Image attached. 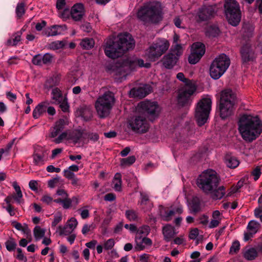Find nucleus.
Here are the masks:
<instances>
[{
	"label": "nucleus",
	"mask_w": 262,
	"mask_h": 262,
	"mask_svg": "<svg viewBox=\"0 0 262 262\" xmlns=\"http://www.w3.org/2000/svg\"><path fill=\"white\" fill-rule=\"evenodd\" d=\"M61 26L55 25L50 27L48 31L46 32V35L47 36H55L59 34L60 32H59L60 28H61Z\"/></svg>",
	"instance_id": "f704fd0d"
},
{
	"label": "nucleus",
	"mask_w": 262,
	"mask_h": 262,
	"mask_svg": "<svg viewBox=\"0 0 262 262\" xmlns=\"http://www.w3.org/2000/svg\"><path fill=\"white\" fill-rule=\"evenodd\" d=\"M72 200L68 198H64L62 201V206L64 209H68L70 208L71 205Z\"/></svg>",
	"instance_id": "e2e57ef3"
},
{
	"label": "nucleus",
	"mask_w": 262,
	"mask_h": 262,
	"mask_svg": "<svg viewBox=\"0 0 262 262\" xmlns=\"http://www.w3.org/2000/svg\"><path fill=\"white\" fill-rule=\"evenodd\" d=\"M260 228V226L259 223L255 221H250L247 227L248 229H258Z\"/></svg>",
	"instance_id": "6e6d98bb"
},
{
	"label": "nucleus",
	"mask_w": 262,
	"mask_h": 262,
	"mask_svg": "<svg viewBox=\"0 0 262 262\" xmlns=\"http://www.w3.org/2000/svg\"><path fill=\"white\" fill-rule=\"evenodd\" d=\"M237 125L242 138L247 142H252L262 132V123L257 116L243 115L239 118Z\"/></svg>",
	"instance_id": "f03ea898"
},
{
	"label": "nucleus",
	"mask_w": 262,
	"mask_h": 262,
	"mask_svg": "<svg viewBox=\"0 0 262 262\" xmlns=\"http://www.w3.org/2000/svg\"><path fill=\"white\" fill-rule=\"evenodd\" d=\"M64 46L63 41H56L50 44V48L53 50H57L62 48Z\"/></svg>",
	"instance_id": "a18cd8bd"
},
{
	"label": "nucleus",
	"mask_w": 262,
	"mask_h": 262,
	"mask_svg": "<svg viewBox=\"0 0 262 262\" xmlns=\"http://www.w3.org/2000/svg\"><path fill=\"white\" fill-rule=\"evenodd\" d=\"M137 17L144 25L158 23L163 18L161 3L156 1L144 3L138 9Z\"/></svg>",
	"instance_id": "7ed1b4c3"
},
{
	"label": "nucleus",
	"mask_w": 262,
	"mask_h": 262,
	"mask_svg": "<svg viewBox=\"0 0 262 262\" xmlns=\"http://www.w3.org/2000/svg\"><path fill=\"white\" fill-rule=\"evenodd\" d=\"M177 78L180 81H183L184 83V85H195L191 80H189L185 77V76L183 73H179L177 75Z\"/></svg>",
	"instance_id": "58836bf2"
},
{
	"label": "nucleus",
	"mask_w": 262,
	"mask_h": 262,
	"mask_svg": "<svg viewBox=\"0 0 262 262\" xmlns=\"http://www.w3.org/2000/svg\"><path fill=\"white\" fill-rule=\"evenodd\" d=\"M5 244L7 250L9 251H12L16 248V244L14 242L7 241Z\"/></svg>",
	"instance_id": "5fc2aeb1"
},
{
	"label": "nucleus",
	"mask_w": 262,
	"mask_h": 262,
	"mask_svg": "<svg viewBox=\"0 0 262 262\" xmlns=\"http://www.w3.org/2000/svg\"><path fill=\"white\" fill-rule=\"evenodd\" d=\"M210 98H205L200 100L195 108V119L200 126L204 125L207 121L211 107Z\"/></svg>",
	"instance_id": "1a4fd4ad"
},
{
	"label": "nucleus",
	"mask_w": 262,
	"mask_h": 262,
	"mask_svg": "<svg viewBox=\"0 0 262 262\" xmlns=\"http://www.w3.org/2000/svg\"><path fill=\"white\" fill-rule=\"evenodd\" d=\"M225 13L229 24L237 26L241 21L239 5L235 0H226L224 4Z\"/></svg>",
	"instance_id": "9d476101"
},
{
	"label": "nucleus",
	"mask_w": 262,
	"mask_h": 262,
	"mask_svg": "<svg viewBox=\"0 0 262 262\" xmlns=\"http://www.w3.org/2000/svg\"><path fill=\"white\" fill-rule=\"evenodd\" d=\"M25 4L23 3L18 4L16 8V13L17 17L20 18L25 14Z\"/></svg>",
	"instance_id": "a19ab883"
},
{
	"label": "nucleus",
	"mask_w": 262,
	"mask_h": 262,
	"mask_svg": "<svg viewBox=\"0 0 262 262\" xmlns=\"http://www.w3.org/2000/svg\"><path fill=\"white\" fill-rule=\"evenodd\" d=\"M179 58L172 53H169L164 55L161 61L163 66L168 69H172L177 63Z\"/></svg>",
	"instance_id": "aec40b11"
},
{
	"label": "nucleus",
	"mask_w": 262,
	"mask_h": 262,
	"mask_svg": "<svg viewBox=\"0 0 262 262\" xmlns=\"http://www.w3.org/2000/svg\"><path fill=\"white\" fill-rule=\"evenodd\" d=\"M13 186L16 192V197L19 198V199L20 200L23 196L22 192L20 187L19 186V185H17V183L15 182L13 183Z\"/></svg>",
	"instance_id": "052dcab7"
},
{
	"label": "nucleus",
	"mask_w": 262,
	"mask_h": 262,
	"mask_svg": "<svg viewBox=\"0 0 262 262\" xmlns=\"http://www.w3.org/2000/svg\"><path fill=\"white\" fill-rule=\"evenodd\" d=\"M183 52V49L181 44L177 43L172 46L170 53H172L175 54L179 58V57L182 55Z\"/></svg>",
	"instance_id": "72a5a7b5"
},
{
	"label": "nucleus",
	"mask_w": 262,
	"mask_h": 262,
	"mask_svg": "<svg viewBox=\"0 0 262 262\" xmlns=\"http://www.w3.org/2000/svg\"><path fill=\"white\" fill-rule=\"evenodd\" d=\"M151 91V88L148 85H144L138 88H133L130 91V95L134 97L143 98Z\"/></svg>",
	"instance_id": "412c9836"
},
{
	"label": "nucleus",
	"mask_w": 262,
	"mask_h": 262,
	"mask_svg": "<svg viewBox=\"0 0 262 262\" xmlns=\"http://www.w3.org/2000/svg\"><path fill=\"white\" fill-rule=\"evenodd\" d=\"M258 256V253L254 248H250L247 250L244 253V258L248 260L255 259Z\"/></svg>",
	"instance_id": "cd10ccee"
},
{
	"label": "nucleus",
	"mask_w": 262,
	"mask_h": 262,
	"mask_svg": "<svg viewBox=\"0 0 262 262\" xmlns=\"http://www.w3.org/2000/svg\"><path fill=\"white\" fill-rule=\"evenodd\" d=\"M66 124V121L63 119H60L56 121L53 130L51 132L50 137L54 138L56 137L64 129Z\"/></svg>",
	"instance_id": "393cba45"
},
{
	"label": "nucleus",
	"mask_w": 262,
	"mask_h": 262,
	"mask_svg": "<svg viewBox=\"0 0 262 262\" xmlns=\"http://www.w3.org/2000/svg\"><path fill=\"white\" fill-rule=\"evenodd\" d=\"M76 115L82 118L84 121H89L93 118V111L90 106H82L77 110Z\"/></svg>",
	"instance_id": "4be33fe9"
},
{
	"label": "nucleus",
	"mask_w": 262,
	"mask_h": 262,
	"mask_svg": "<svg viewBox=\"0 0 262 262\" xmlns=\"http://www.w3.org/2000/svg\"><path fill=\"white\" fill-rule=\"evenodd\" d=\"M88 207V206H84L77 210V211L80 213L82 219H86L88 218L90 215V212L89 210L87 208Z\"/></svg>",
	"instance_id": "37998d69"
},
{
	"label": "nucleus",
	"mask_w": 262,
	"mask_h": 262,
	"mask_svg": "<svg viewBox=\"0 0 262 262\" xmlns=\"http://www.w3.org/2000/svg\"><path fill=\"white\" fill-rule=\"evenodd\" d=\"M128 123L132 129L138 133H146L149 128L148 123L145 116L143 114L133 117Z\"/></svg>",
	"instance_id": "ddd939ff"
},
{
	"label": "nucleus",
	"mask_w": 262,
	"mask_h": 262,
	"mask_svg": "<svg viewBox=\"0 0 262 262\" xmlns=\"http://www.w3.org/2000/svg\"><path fill=\"white\" fill-rule=\"evenodd\" d=\"M12 225L13 226V227L15 228L16 229H28V226L27 224H25L24 225H21V224L16 222L14 221L12 222Z\"/></svg>",
	"instance_id": "13d9d810"
},
{
	"label": "nucleus",
	"mask_w": 262,
	"mask_h": 262,
	"mask_svg": "<svg viewBox=\"0 0 262 262\" xmlns=\"http://www.w3.org/2000/svg\"><path fill=\"white\" fill-rule=\"evenodd\" d=\"M230 64V59L226 54H221L212 61L210 67V75L214 79H218L226 72Z\"/></svg>",
	"instance_id": "0eeeda50"
},
{
	"label": "nucleus",
	"mask_w": 262,
	"mask_h": 262,
	"mask_svg": "<svg viewBox=\"0 0 262 262\" xmlns=\"http://www.w3.org/2000/svg\"><path fill=\"white\" fill-rule=\"evenodd\" d=\"M114 245V240L113 238L108 239L104 243V248L106 250H111L113 248Z\"/></svg>",
	"instance_id": "8fccbe9b"
},
{
	"label": "nucleus",
	"mask_w": 262,
	"mask_h": 262,
	"mask_svg": "<svg viewBox=\"0 0 262 262\" xmlns=\"http://www.w3.org/2000/svg\"><path fill=\"white\" fill-rule=\"evenodd\" d=\"M209 194H211V198L214 200L222 199L225 194V189L223 186H220L218 188H215L213 191H210Z\"/></svg>",
	"instance_id": "a878e982"
},
{
	"label": "nucleus",
	"mask_w": 262,
	"mask_h": 262,
	"mask_svg": "<svg viewBox=\"0 0 262 262\" xmlns=\"http://www.w3.org/2000/svg\"><path fill=\"white\" fill-rule=\"evenodd\" d=\"M42 59H43V56H41L40 54H38V55H35L33 57V58L32 60V62L35 65L41 66L43 64V61H42Z\"/></svg>",
	"instance_id": "49530a36"
},
{
	"label": "nucleus",
	"mask_w": 262,
	"mask_h": 262,
	"mask_svg": "<svg viewBox=\"0 0 262 262\" xmlns=\"http://www.w3.org/2000/svg\"><path fill=\"white\" fill-rule=\"evenodd\" d=\"M258 230H248L244 232V240L245 242L248 241L252 238L253 235L257 232Z\"/></svg>",
	"instance_id": "09e8293b"
},
{
	"label": "nucleus",
	"mask_w": 262,
	"mask_h": 262,
	"mask_svg": "<svg viewBox=\"0 0 262 262\" xmlns=\"http://www.w3.org/2000/svg\"><path fill=\"white\" fill-rule=\"evenodd\" d=\"M17 252L18 254L16 256V258L20 260L24 261L25 262L27 261V257L25 256L23 253L22 249L18 248L17 249Z\"/></svg>",
	"instance_id": "680f3d73"
},
{
	"label": "nucleus",
	"mask_w": 262,
	"mask_h": 262,
	"mask_svg": "<svg viewBox=\"0 0 262 262\" xmlns=\"http://www.w3.org/2000/svg\"><path fill=\"white\" fill-rule=\"evenodd\" d=\"M126 217L130 221H135L138 218V213L134 210H128L125 212Z\"/></svg>",
	"instance_id": "ea45409f"
},
{
	"label": "nucleus",
	"mask_w": 262,
	"mask_h": 262,
	"mask_svg": "<svg viewBox=\"0 0 262 262\" xmlns=\"http://www.w3.org/2000/svg\"><path fill=\"white\" fill-rule=\"evenodd\" d=\"M225 160L227 166L231 168H236L239 163L236 158L230 156H227Z\"/></svg>",
	"instance_id": "c756f323"
},
{
	"label": "nucleus",
	"mask_w": 262,
	"mask_h": 262,
	"mask_svg": "<svg viewBox=\"0 0 262 262\" xmlns=\"http://www.w3.org/2000/svg\"><path fill=\"white\" fill-rule=\"evenodd\" d=\"M94 40L93 39L85 38L81 41L80 45L83 49L89 50L94 47Z\"/></svg>",
	"instance_id": "2f4dec72"
},
{
	"label": "nucleus",
	"mask_w": 262,
	"mask_h": 262,
	"mask_svg": "<svg viewBox=\"0 0 262 262\" xmlns=\"http://www.w3.org/2000/svg\"><path fill=\"white\" fill-rule=\"evenodd\" d=\"M53 59V56L49 53H46L43 55V64H50L52 63Z\"/></svg>",
	"instance_id": "de8ad7c7"
},
{
	"label": "nucleus",
	"mask_w": 262,
	"mask_h": 262,
	"mask_svg": "<svg viewBox=\"0 0 262 262\" xmlns=\"http://www.w3.org/2000/svg\"><path fill=\"white\" fill-rule=\"evenodd\" d=\"M115 102V96L112 92L107 91L99 96L95 104L99 117L103 118L108 116Z\"/></svg>",
	"instance_id": "423d86ee"
},
{
	"label": "nucleus",
	"mask_w": 262,
	"mask_h": 262,
	"mask_svg": "<svg viewBox=\"0 0 262 262\" xmlns=\"http://www.w3.org/2000/svg\"><path fill=\"white\" fill-rule=\"evenodd\" d=\"M220 33L219 27L216 26H209L206 31V35L209 37H215L217 36Z\"/></svg>",
	"instance_id": "c85d7f7f"
},
{
	"label": "nucleus",
	"mask_w": 262,
	"mask_h": 262,
	"mask_svg": "<svg viewBox=\"0 0 262 262\" xmlns=\"http://www.w3.org/2000/svg\"><path fill=\"white\" fill-rule=\"evenodd\" d=\"M53 95L52 98L55 100H57L61 96V92L57 88H54L52 91Z\"/></svg>",
	"instance_id": "4d7b16f0"
},
{
	"label": "nucleus",
	"mask_w": 262,
	"mask_h": 262,
	"mask_svg": "<svg viewBox=\"0 0 262 262\" xmlns=\"http://www.w3.org/2000/svg\"><path fill=\"white\" fill-rule=\"evenodd\" d=\"M169 45V42L167 39H159L146 49L145 55L150 61H155L167 51Z\"/></svg>",
	"instance_id": "6e6552de"
},
{
	"label": "nucleus",
	"mask_w": 262,
	"mask_h": 262,
	"mask_svg": "<svg viewBox=\"0 0 262 262\" xmlns=\"http://www.w3.org/2000/svg\"><path fill=\"white\" fill-rule=\"evenodd\" d=\"M240 244L238 241H235L233 243L230 249V253H236L239 250Z\"/></svg>",
	"instance_id": "3c124183"
},
{
	"label": "nucleus",
	"mask_w": 262,
	"mask_h": 262,
	"mask_svg": "<svg viewBox=\"0 0 262 262\" xmlns=\"http://www.w3.org/2000/svg\"><path fill=\"white\" fill-rule=\"evenodd\" d=\"M191 53L188 57L189 63L194 64L198 62L205 53V46L204 44L196 42L191 46Z\"/></svg>",
	"instance_id": "4468645a"
},
{
	"label": "nucleus",
	"mask_w": 262,
	"mask_h": 262,
	"mask_svg": "<svg viewBox=\"0 0 262 262\" xmlns=\"http://www.w3.org/2000/svg\"><path fill=\"white\" fill-rule=\"evenodd\" d=\"M139 105L142 111L150 117V120L158 116L160 109L157 102L145 101L141 102Z\"/></svg>",
	"instance_id": "2eb2a0df"
},
{
	"label": "nucleus",
	"mask_w": 262,
	"mask_h": 262,
	"mask_svg": "<svg viewBox=\"0 0 262 262\" xmlns=\"http://www.w3.org/2000/svg\"><path fill=\"white\" fill-rule=\"evenodd\" d=\"M78 222L76 219L74 217L71 218L68 221L66 226L64 228H69L70 229H74L77 225Z\"/></svg>",
	"instance_id": "79ce46f5"
},
{
	"label": "nucleus",
	"mask_w": 262,
	"mask_h": 262,
	"mask_svg": "<svg viewBox=\"0 0 262 262\" xmlns=\"http://www.w3.org/2000/svg\"><path fill=\"white\" fill-rule=\"evenodd\" d=\"M49 105L48 101H43L39 103L33 111V117L36 119L41 116L47 111V108Z\"/></svg>",
	"instance_id": "b1692460"
},
{
	"label": "nucleus",
	"mask_w": 262,
	"mask_h": 262,
	"mask_svg": "<svg viewBox=\"0 0 262 262\" xmlns=\"http://www.w3.org/2000/svg\"><path fill=\"white\" fill-rule=\"evenodd\" d=\"M70 14L74 21H80L85 15L83 5L82 3H77L74 5L71 8Z\"/></svg>",
	"instance_id": "dca6fc26"
},
{
	"label": "nucleus",
	"mask_w": 262,
	"mask_h": 262,
	"mask_svg": "<svg viewBox=\"0 0 262 262\" xmlns=\"http://www.w3.org/2000/svg\"><path fill=\"white\" fill-rule=\"evenodd\" d=\"M176 230H162L164 239L166 242H170L178 234Z\"/></svg>",
	"instance_id": "7c9ffc66"
},
{
	"label": "nucleus",
	"mask_w": 262,
	"mask_h": 262,
	"mask_svg": "<svg viewBox=\"0 0 262 262\" xmlns=\"http://www.w3.org/2000/svg\"><path fill=\"white\" fill-rule=\"evenodd\" d=\"M21 34V32H17L15 33L14 38L9 39L7 40V45L8 46H16L18 42L20 41Z\"/></svg>",
	"instance_id": "e433bc0d"
},
{
	"label": "nucleus",
	"mask_w": 262,
	"mask_h": 262,
	"mask_svg": "<svg viewBox=\"0 0 262 262\" xmlns=\"http://www.w3.org/2000/svg\"><path fill=\"white\" fill-rule=\"evenodd\" d=\"M251 174L254 177V180L255 181H257L259 179L261 174L260 167L259 166H257L252 171Z\"/></svg>",
	"instance_id": "603ef678"
},
{
	"label": "nucleus",
	"mask_w": 262,
	"mask_h": 262,
	"mask_svg": "<svg viewBox=\"0 0 262 262\" xmlns=\"http://www.w3.org/2000/svg\"><path fill=\"white\" fill-rule=\"evenodd\" d=\"M175 214L173 210H167L165 208L162 207L160 210V215L164 221H169L171 220Z\"/></svg>",
	"instance_id": "bb28decb"
},
{
	"label": "nucleus",
	"mask_w": 262,
	"mask_h": 262,
	"mask_svg": "<svg viewBox=\"0 0 262 262\" xmlns=\"http://www.w3.org/2000/svg\"><path fill=\"white\" fill-rule=\"evenodd\" d=\"M46 230H34V237L36 240H39L44 237Z\"/></svg>",
	"instance_id": "bf43d9fd"
},
{
	"label": "nucleus",
	"mask_w": 262,
	"mask_h": 262,
	"mask_svg": "<svg viewBox=\"0 0 262 262\" xmlns=\"http://www.w3.org/2000/svg\"><path fill=\"white\" fill-rule=\"evenodd\" d=\"M43 155H40L38 154H35L33 155L34 162L36 165H40L43 164Z\"/></svg>",
	"instance_id": "c03bdc74"
},
{
	"label": "nucleus",
	"mask_w": 262,
	"mask_h": 262,
	"mask_svg": "<svg viewBox=\"0 0 262 262\" xmlns=\"http://www.w3.org/2000/svg\"><path fill=\"white\" fill-rule=\"evenodd\" d=\"M13 199L15 200L17 203L19 204L20 203V200H19V198H17L15 195L7 196L5 199V201L7 204V205H11V203L12 201V199Z\"/></svg>",
	"instance_id": "864d4df0"
},
{
	"label": "nucleus",
	"mask_w": 262,
	"mask_h": 262,
	"mask_svg": "<svg viewBox=\"0 0 262 262\" xmlns=\"http://www.w3.org/2000/svg\"><path fill=\"white\" fill-rule=\"evenodd\" d=\"M137 67L148 68L150 67V63H144L143 59L138 58L135 56L126 57L122 59L121 66L117 70V71L119 73L120 76H125L127 74L125 73H126L127 71H132Z\"/></svg>",
	"instance_id": "9b49d317"
},
{
	"label": "nucleus",
	"mask_w": 262,
	"mask_h": 262,
	"mask_svg": "<svg viewBox=\"0 0 262 262\" xmlns=\"http://www.w3.org/2000/svg\"><path fill=\"white\" fill-rule=\"evenodd\" d=\"M60 179L59 177L55 178L48 181V186L50 188H54L56 184L59 183Z\"/></svg>",
	"instance_id": "0e129e2a"
},
{
	"label": "nucleus",
	"mask_w": 262,
	"mask_h": 262,
	"mask_svg": "<svg viewBox=\"0 0 262 262\" xmlns=\"http://www.w3.org/2000/svg\"><path fill=\"white\" fill-rule=\"evenodd\" d=\"M150 255L144 253L139 256V260L141 262H149Z\"/></svg>",
	"instance_id": "774afa93"
},
{
	"label": "nucleus",
	"mask_w": 262,
	"mask_h": 262,
	"mask_svg": "<svg viewBox=\"0 0 262 262\" xmlns=\"http://www.w3.org/2000/svg\"><path fill=\"white\" fill-rule=\"evenodd\" d=\"M196 90L195 85H184L181 87L178 91V105L181 107L189 105L191 102V96Z\"/></svg>",
	"instance_id": "f8f14e48"
},
{
	"label": "nucleus",
	"mask_w": 262,
	"mask_h": 262,
	"mask_svg": "<svg viewBox=\"0 0 262 262\" xmlns=\"http://www.w3.org/2000/svg\"><path fill=\"white\" fill-rule=\"evenodd\" d=\"M135 42L129 33L120 34L115 40L109 39L106 42L104 49L105 55L115 59L120 57L125 52L135 47Z\"/></svg>",
	"instance_id": "f257e3e1"
},
{
	"label": "nucleus",
	"mask_w": 262,
	"mask_h": 262,
	"mask_svg": "<svg viewBox=\"0 0 262 262\" xmlns=\"http://www.w3.org/2000/svg\"><path fill=\"white\" fill-rule=\"evenodd\" d=\"M241 53L243 62L252 61L255 58L254 51L249 44H246L242 48Z\"/></svg>",
	"instance_id": "a211bd4d"
},
{
	"label": "nucleus",
	"mask_w": 262,
	"mask_h": 262,
	"mask_svg": "<svg viewBox=\"0 0 262 262\" xmlns=\"http://www.w3.org/2000/svg\"><path fill=\"white\" fill-rule=\"evenodd\" d=\"M85 129H75L68 133L67 140H71L74 144L80 143L84 140Z\"/></svg>",
	"instance_id": "6ab92c4d"
},
{
	"label": "nucleus",
	"mask_w": 262,
	"mask_h": 262,
	"mask_svg": "<svg viewBox=\"0 0 262 262\" xmlns=\"http://www.w3.org/2000/svg\"><path fill=\"white\" fill-rule=\"evenodd\" d=\"M30 188L33 191H37L38 189V182L35 180H31L29 183Z\"/></svg>",
	"instance_id": "69168bd1"
},
{
	"label": "nucleus",
	"mask_w": 262,
	"mask_h": 262,
	"mask_svg": "<svg viewBox=\"0 0 262 262\" xmlns=\"http://www.w3.org/2000/svg\"><path fill=\"white\" fill-rule=\"evenodd\" d=\"M237 101L236 94L231 89H225L221 91L219 111L222 119H225L232 115Z\"/></svg>",
	"instance_id": "20e7f679"
},
{
	"label": "nucleus",
	"mask_w": 262,
	"mask_h": 262,
	"mask_svg": "<svg viewBox=\"0 0 262 262\" xmlns=\"http://www.w3.org/2000/svg\"><path fill=\"white\" fill-rule=\"evenodd\" d=\"M136 161V158L134 156H129L126 158H123L120 161V166L122 167H125L132 165Z\"/></svg>",
	"instance_id": "473e14b6"
},
{
	"label": "nucleus",
	"mask_w": 262,
	"mask_h": 262,
	"mask_svg": "<svg viewBox=\"0 0 262 262\" xmlns=\"http://www.w3.org/2000/svg\"><path fill=\"white\" fill-rule=\"evenodd\" d=\"M220 178L217 173L212 169L203 171L196 180L198 186L206 194L217 188Z\"/></svg>",
	"instance_id": "39448f33"
},
{
	"label": "nucleus",
	"mask_w": 262,
	"mask_h": 262,
	"mask_svg": "<svg viewBox=\"0 0 262 262\" xmlns=\"http://www.w3.org/2000/svg\"><path fill=\"white\" fill-rule=\"evenodd\" d=\"M88 139V141H91L93 142L97 141L99 137L97 133L93 132H88L85 130L84 139Z\"/></svg>",
	"instance_id": "c9c22d12"
},
{
	"label": "nucleus",
	"mask_w": 262,
	"mask_h": 262,
	"mask_svg": "<svg viewBox=\"0 0 262 262\" xmlns=\"http://www.w3.org/2000/svg\"><path fill=\"white\" fill-rule=\"evenodd\" d=\"M132 232L136 233L135 242L136 245L135 246V249L136 251H141L145 249V246L143 245L141 238H142V235H147L149 233L148 230H130Z\"/></svg>",
	"instance_id": "5701e85b"
},
{
	"label": "nucleus",
	"mask_w": 262,
	"mask_h": 262,
	"mask_svg": "<svg viewBox=\"0 0 262 262\" xmlns=\"http://www.w3.org/2000/svg\"><path fill=\"white\" fill-rule=\"evenodd\" d=\"M215 13V7L212 6H204L200 9L198 12V16L201 21H204L213 16Z\"/></svg>",
	"instance_id": "f3484780"
},
{
	"label": "nucleus",
	"mask_w": 262,
	"mask_h": 262,
	"mask_svg": "<svg viewBox=\"0 0 262 262\" xmlns=\"http://www.w3.org/2000/svg\"><path fill=\"white\" fill-rule=\"evenodd\" d=\"M113 183L114 185V189L116 191H120L122 189V181H113Z\"/></svg>",
	"instance_id": "338daca9"
},
{
	"label": "nucleus",
	"mask_w": 262,
	"mask_h": 262,
	"mask_svg": "<svg viewBox=\"0 0 262 262\" xmlns=\"http://www.w3.org/2000/svg\"><path fill=\"white\" fill-rule=\"evenodd\" d=\"M254 27L250 24H245L243 27V30L245 35L247 37H250L254 31Z\"/></svg>",
	"instance_id": "4c0bfd02"
}]
</instances>
